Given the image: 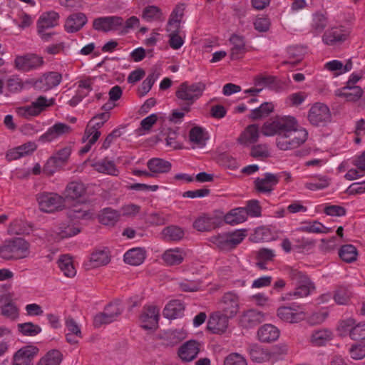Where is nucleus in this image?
<instances>
[{
  "mask_svg": "<svg viewBox=\"0 0 365 365\" xmlns=\"http://www.w3.org/2000/svg\"><path fill=\"white\" fill-rule=\"evenodd\" d=\"M265 136L277 135L276 147L282 151L292 150L302 145L308 138L307 130L291 115H284L265 122L261 129Z\"/></svg>",
  "mask_w": 365,
  "mask_h": 365,
  "instance_id": "obj_1",
  "label": "nucleus"
},
{
  "mask_svg": "<svg viewBox=\"0 0 365 365\" xmlns=\"http://www.w3.org/2000/svg\"><path fill=\"white\" fill-rule=\"evenodd\" d=\"M205 90L206 84L202 81L182 82L175 91L178 104L182 106V110L190 112L191 106L202 96Z\"/></svg>",
  "mask_w": 365,
  "mask_h": 365,
  "instance_id": "obj_2",
  "label": "nucleus"
},
{
  "mask_svg": "<svg viewBox=\"0 0 365 365\" xmlns=\"http://www.w3.org/2000/svg\"><path fill=\"white\" fill-rule=\"evenodd\" d=\"M287 274L292 284L295 286V288L293 291H290L284 294L282 297L284 300L307 297L314 291L315 286L314 283L304 272L289 267L287 269Z\"/></svg>",
  "mask_w": 365,
  "mask_h": 365,
  "instance_id": "obj_3",
  "label": "nucleus"
},
{
  "mask_svg": "<svg viewBox=\"0 0 365 365\" xmlns=\"http://www.w3.org/2000/svg\"><path fill=\"white\" fill-rule=\"evenodd\" d=\"M30 255V245L23 238L18 237L6 242L0 248V255L6 259H20Z\"/></svg>",
  "mask_w": 365,
  "mask_h": 365,
  "instance_id": "obj_4",
  "label": "nucleus"
},
{
  "mask_svg": "<svg viewBox=\"0 0 365 365\" xmlns=\"http://www.w3.org/2000/svg\"><path fill=\"white\" fill-rule=\"evenodd\" d=\"M278 318L286 323L297 324L307 319L303 307L297 304L281 306L277 309Z\"/></svg>",
  "mask_w": 365,
  "mask_h": 365,
  "instance_id": "obj_5",
  "label": "nucleus"
},
{
  "mask_svg": "<svg viewBox=\"0 0 365 365\" xmlns=\"http://www.w3.org/2000/svg\"><path fill=\"white\" fill-rule=\"evenodd\" d=\"M37 200L40 210L45 212H53L61 210L65 206V199L57 193L39 194Z\"/></svg>",
  "mask_w": 365,
  "mask_h": 365,
  "instance_id": "obj_6",
  "label": "nucleus"
},
{
  "mask_svg": "<svg viewBox=\"0 0 365 365\" xmlns=\"http://www.w3.org/2000/svg\"><path fill=\"white\" fill-rule=\"evenodd\" d=\"M44 65L43 57L35 53L18 56L14 60V67L21 72H29L41 68Z\"/></svg>",
  "mask_w": 365,
  "mask_h": 365,
  "instance_id": "obj_7",
  "label": "nucleus"
},
{
  "mask_svg": "<svg viewBox=\"0 0 365 365\" xmlns=\"http://www.w3.org/2000/svg\"><path fill=\"white\" fill-rule=\"evenodd\" d=\"M123 307L118 302H112L106 306L103 312L96 314L93 319V324L96 327H100L116 320L121 314Z\"/></svg>",
  "mask_w": 365,
  "mask_h": 365,
  "instance_id": "obj_8",
  "label": "nucleus"
},
{
  "mask_svg": "<svg viewBox=\"0 0 365 365\" xmlns=\"http://www.w3.org/2000/svg\"><path fill=\"white\" fill-rule=\"evenodd\" d=\"M307 118L312 125H324L331 120V113L325 104L316 103L310 108Z\"/></svg>",
  "mask_w": 365,
  "mask_h": 365,
  "instance_id": "obj_9",
  "label": "nucleus"
},
{
  "mask_svg": "<svg viewBox=\"0 0 365 365\" xmlns=\"http://www.w3.org/2000/svg\"><path fill=\"white\" fill-rule=\"evenodd\" d=\"M123 24L124 20L120 16H103L96 19L93 22V27L96 31L109 32L120 31Z\"/></svg>",
  "mask_w": 365,
  "mask_h": 365,
  "instance_id": "obj_10",
  "label": "nucleus"
},
{
  "mask_svg": "<svg viewBox=\"0 0 365 365\" xmlns=\"http://www.w3.org/2000/svg\"><path fill=\"white\" fill-rule=\"evenodd\" d=\"M219 307L222 313L230 318L235 317L240 310L239 296L233 292L225 293L219 302Z\"/></svg>",
  "mask_w": 365,
  "mask_h": 365,
  "instance_id": "obj_11",
  "label": "nucleus"
},
{
  "mask_svg": "<svg viewBox=\"0 0 365 365\" xmlns=\"http://www.w3.org/2000/svg\"><path fill=\"white\" fill-rule=\"evenodd\" d=\"M38 351V348L34 345H26L21 347L14 353L12 365H32Z\"/></svg>",
  "mask_w": 365,
  "mask_h": 365,
  "instance_id": "obj_12",
  "label": "nucleus"
},
{
  "mask_svg": "<svg viewBox=\"0 0 365 365\" xmlns=\"http://www.w3.org/2000/svg\"><path fill=\"white\" fill-rule=\"evenodd\" d=\"M72 131L71 126L63 123H56L47 129V130L39 137V141L42 143H51L65 135L70 134Z\"/></svg>",
  "mask_w": 365,
  "mask_h": 365,
  "instance_id": "obj_13",
  "label": "nucleus"
},
{
  "mask_svg": "<svg viewBox=\"0 0 365 365\" xmlns=\"http://www.w3.org/2000/svg\"><path fill=\"white\" fill-rule=\"evenodd\" d=\"M230 317L221 311H217L210 314L207 321V329L213 334H222L225 333L229 325Z\"/></svg>",
  "mask_w": 365,
  "mask_h": 365,
  "instance_id": "obj_14",
  "label": "nucleus"
},
{
  "mask_svg": "<svg viewBox=\"0 0 365 365\" xmlns=\"http://www.w3.org/2000/svg\"><path fill=\"white\" fill-rule=\"evenodd\" d=\"M65 337L70 344H77L83 337L81 326L71 316L65 318Z\"/></svg>",
  "mask_w": 365,
  "mask_h": 365,
  "instance_id": "obj_15",
  "label": "nucleus"
},
{
  "mask_svg": "<svg viewBox=\"0 0 365 365\" xmlns=\"http://www.w3.org/2000/svg\"><path fill=\"white\" fill-rule=\"evenodd\" d=\"M280 175L270 173H266L262 178H257L255 180V187L259 192H271L277 185Z\"/></svg>",
  "mask_w": 365,
  "mask_h": 365,
  "instance_id": "obj_16",
  "label": "nucleus"
},
{
  "mask_svg": "<svg viewBox=\"0 0 365 365\" xmlns=\"http://www.w3.org/2000/svg\"><path fill=\"white\" fill-rule=\"evenodd\" d=\"M200 346V344L198 341L189 340L179 347L178 355L183 362L192 361L197 356Z\"/></svg>",
  "mask_w": 365,
  "mask_h": 365,
  "instance_id": "obj_17",
  "label": "nucleus"
},
{
  "mask_svg": "<svg viewBox=\"0 0 365 365\" xmlns=\"http://www.w3.org/2000/svg\"><path fill=\"white\" fill-rule=\"evenodd\" d=\"M221 224L222 220L219 217L203 214L194 221L193 227L200 232H209L219 227Z\"/></svg>",
  "mask_w": 365,
  "mask_h": 365,
  "instance_id": "obj_18",
  "label": "nucleus"
},
{
  "mask_svg": "<svg viewBox=\"0 0 365 365\" xmlns=\"http://www.w3.org/2000/svg\"><path fill=\"white\" fill-rule=\"evenodd\" d=\"M230 58L232 61L240 60L244 58L248 51L245 39L239 35H232L230 38Z\"/></svg>",
  "mask_w": 365,
  "mask_h": 365,
  "instance_id": "obj_19",
  "label": "nucleus"
},
{
  "mask_svg": "<svg viewBox=\"0 0 365 365\" xmlns=\"http://www.w3.org/2000/svg\"><path fill=\"white\" fill-rule=\"evenodd\" d=\"M160 309L155 306L144 307L140 317L141 327L145 329H152L157 327Z\"/></svg>",
  "mask_w": 365,
  "mask_h": 365,
  "instance_id": "obj_20",
  "label": "nucleus"
},
{
  "mask_svg": "<svg viewBox=\"0 0 365 365\" xmlns=\"http://www.w3.org/2000/svg\"><path fill=\"white\" fill-rule=\"evenodd\" d=\"M265 314L256 309H248L242 313L239 317V324L241 327L249 329L257 326L264 322Z\"/></svg>",
  "mask_w": 365,
  "mask_h": 365,
  "instance_id": "obj_21",
  "label": "nucleus"
},
{
  "mask_svg": "<svg viewBox=\"0 0 365 365\" xmlns=\"http://www.w3.org/2000/svg\"><path fill=\"white\" fill-rule=\"evenodd\" d=\"M86 192V188L83 183L81 182H69L64 190V199L70 200H76L79 202H85L84 196Z\"/></svg>",
  "mask_w": 365,
  "mask_h": 365,
  "instance_id": "obj_22",
  "label": "nucleus"
},
{
  "mask_svg": "<svg viewBox=\"0 0 365 365\" xmlns=\"http://www.w3.org/2000/svg\"><path fill=\"white\" fill-rule=\"evenodd\" d=\"M37 149V144L34 141H29L19 146L9 150L6 154L8 160H15L21 158L31 155Z\"/></svg>",
  "mask_w": 365,
  "mask_h": 365,
  "instance_id": "obj_23",
  "label": "nucleus"
},
{
  "mask_svg": "<svg viewBox=\"0 0 365 365\" xmlns=\"http://www.w3.org/2000/svg\"><path fill=\"white\" fill-rule=\"evenodd\" d=\"M110 261V252L107 248L94 250L89 260L85 264L87 269L97 268L108 264Z\"/></svg>",
  "mask_w": 365,
  "mask_h": 365,
  "instance_id": "obj_24",
  "label": "nucleus"
},
{
  "mask_svg": "<svg viewBox=\"0 0 365 365\" xmlns=\"http://www.w3.org/2000/svg\"><path fill=\"white\" fill-rule=\"evenodd\" d=\"M62 81V76L58 72H48L43 74L35 83V86L46 91L56 87Z\"/></svg>",
  "mask_w": 365,
  "mask_h": 365,
  "instance_id": "obj_25",
  "label": "nucleus"
},
{
  "mask_svg": "<svg viewBox=\"0 0 365 365\" xmlns=\"http://www.w3.org/2000/svg\"><path fill=\"white\" fill-rule=\"evenodd\" d=\"M91 166L96 172L112 176H118L120 173L119 169L113 160L105 158L100 160H91Z\"/></svg>",
  "mask_w": 365,
  "mask_h": 365,
  "instance_id": "obj_26",
  "label": "nucleus"
},
{
  "mask_svg": "<svg viewBox=\"0 0 365 365\" xmlns=\"http://www.w3.org/2000/svg\"><path fill=\"white\" fill-rule=\"evenodd\" d=\"M346 33L342 27H332L327 30L322 36V41L327 46H334L346 39Z\"/></svg>",
  "mask_w": 365,
  "mask_h": 365,
  "instance_id": "obj_27",
  "label": "nucleus"
},
{
  "mask_svg": "<svg viewBox=\"0 0 365 365\" xmlns=\"http://www.w3.org/2000/svg\"><path fill=\"white\" fill-rule=\"evenodd\" d=\"M55 238L62 240L78 235L81 229L73 223H61L53 228L52 230Z\"/></svg>",
  "mask_w": 365,
  "mask_h": 365,
  "instance_id": "obj_28",
  "label": "nucleus"
},
{
  "mask_svg": "<svg viewBox=\"0 0 365 365\" xmlns=\"http://www.w3.org/2000/svg\"><path fill=\"white\" fill-rule=\"evenodd\" d=\"M147 166L150 171L152 177H157L160 174L168 173L172 168V164L164 159L154 158L149 160Z\"/></svg>",
  "mask_w": 365,
  "mask_h": 365,
  "instance_id": "obj_29",
  "label": "nucleus"
},
{
  "mask_svg": "<svg viewBox=\"0 0 365 365\" xmlns=\"http://www.w3.org/2000/svg\"><path fill=\"white\" fill-rule=\"evenodd\" d=\"M186 256L185 252L179 247L168 249L162 255L163 262L168 266L180 264Z\"/></svg>",
  "mask_w": 365,
  "mask_h": 365,
  "instance_id": "obj_30",
  "label": "nucleus"
},
{
  "mask_svg": "<svg viewBox=\"0 0 365 365\" xmlns=\"http://www.w3.org/2000/svg\"><path fill=\"white\" fill-rule=\"evenodd\" d=\"M259 137V127L257 125L252 124L248 125L242 132L237 140L242 145L248 146L256 143Z\"/></svg>",
  "mask_w": 365,
  "mask_h": 365,
  "instance_id": "obj_31",
  "label": "nucleus"
},
{
  "mask_svg": "<svg viewBox=\"0 0 365 365\" xmlns=\"http://www.w3.org/2000/svg\"><path fill=\"white\" fill-rule=\"evenodd\" d=\"M248 353L251 360L256 363L269 361L272 358V354L265 348L257 344H252L248 349Z\"/></svg>",
  "mask_w": 365,
  "mask_h": 365,
  "instance_id": "obj_32",
  "label": "nucleus"
},
{
  "mask_svg": "<svg viewBox=\"0 0 365 365\" xmlns=\"http://www.w3.org/2000/svg\"><path fill=\"white\" fill-rule=\"evenodd\" d=\"M257 336L259 340L262 342L273 341L279 338V331L275 326L267 324L258 329Z\"/></svg>",
  "mask_w": 365,
  "mask_h": 365,
  "instance_id": "obj_33",
  "label": "nucleus"
},
{
  "mask_svg": "<svg viewBox=\"0 0 365 365\" xmlns=\"http://www.w3.org/2000/svg\"><path fill=\"white\" fill-rule=\"evenodd\" d=\"M328 25V19L326 14L316 12L312 14L310 23V31L315 36L320 34Z\"/></svg>",
  "mask_w": 365,
  "mask_h": 365,
  "instance_id": "obj_34",
  "label": "nucleus"
},
{
  "mask_svg": "<svg viewBox=\"0 0 365 365\" xmlns=\"http://www.w3.org/2000/svg\"><path fill=\"white\" fill-rule=\"evenodd\" d=\"M72 153L71 145L65 146L57 150L48 160L47 164H52L56 167H61L65 165Z\"/></svg>",
  "mask_w": 365,
  "mask_h": 365,
  "instance_id": "obj_35",
  "label": "nucleus"
},
{
  "mask_svg": "<svg viewBox=\"0 0 365 365\" xmlns=\"http://www.w3.org/2000/svg\"><path fill=\"white\" fill-rule=\"evenodd\" d=\"M87 18L82 13L73 14L68 17L65 23V29L68 32H76L80 30L86 23Z\"/></svg>",
  "mask_w": 365,
  "mask_h": 365,
  "instance_id": "obj_36",
  "label": "nucleus"
},
{
  "mask_svg": "<svg viewBox=\"0 0 365 365\" xmlns=\"http://www.w3.org/2000/svg\"><path fill=\"white\" fill-rule=\"evenodd\" d=\"M124 262L133 266L141 264L145 259V251L140 247L133 248L127 251L123 256Z\"/></svg>",
  "mask_w": 365,
  "mask_h": 365,
  "instance_id": "obj_37",
  "label": "nucleus"
},
{
  "mask_svg": "<svg viewBox=\"0 0 365 365\" xmlns=\"http://www.w3.org/2000/svg\"><path fill=\"white\" fill-rule=\"evenodd\" d=\"M59 15L57 12L51 11L41 15L37 21V28L48 29L58 24Z\"/></svg>",
  "mask_w": 365,
  "mask_h": 365,
  "instance_id": "obj_38",
  "label": "nucleus"
},
{
  "mask_svg": "<svg viewBox=\"0 0 365 365\" xmlns=\"http://www.w3.org/2000/svg\"><path fill=\"white\" fill-rule=\"evenodd\" d=\"M247 219V212L244 207H237L231 210L224 217L227 224L235 225L244 222Z\"/></svg>",
  "mask_w": 365,
  "mask_h": 365,
  "instance_id": "obj_39",
  "label": "nucleus"
},
{
  "mask_svg": "<svg viewBox=\"0 0 365 365\" xmlns=\"http://www.w3.org/2000/svg\"><path fill=\"white\" fill-rule=\"evenodd\" d=\"M184 309V305L180 301H170L164 308L163 316L170 319H177L183 315Z\"/></svg>",
  "mask_w": 365,
  "mask_h": 365,
  "instance_id": "obj_40",
  "label": "nucleus"
},
{
  "mask_svg": "<svg viewBox=\"0 0 365 365\" xmlns=\"http://www.w3.org/2000/svg\"><path fill=\"white\" fill-rule=\"evenodd\" d=\"M363 94V91L359 86H346L341 90L336 91V95L339 97H343L347 101H356Z\"/></svg>",
  "mask_w": 365,
  "mask_h": 365,
  "instance_id": "obj_41",
  "label": "nucleus"
},
{
  "mask_svg": "<svg viewBox=\"0 0 365 365\" xmlns=\"http://www.w3.org/2000/svg\"><path fill=\"white\" fill-rule=\"evenodd\" d=\"M331 228L327 227L322 223L317 221L309 222L307 223H304L299 227H297L294 231L292 232V234L294 232H307V233H329L331 232Z\"/></svg>",
  "mask_w": 365,
  "mask_h": 365,
  "instance_id": "obj_42",
  "label": "nucleus"
},
{
  "mask_svg": "<svg viewBox=\"0 0 365 365\" xmlns=\"http://www.w3.org/2000/svg\"><path fill=\"white\" fill-rule=\"evenodd\" d=\"M63 354L58 349H51L41 356L36 365H60Z\"/></svg>",
  "mask_w": 365,
  "mask_h": 365,
  "instance_id": "obj_43",
  "label": "nucleus"
},
{
  "mask_svg": "<svg viewBox=\"0 0 365 365\" xmlns=\"http://www.w3.org/2000/svg\"><path fill=\"white\" fill-rule=\"evenodd\" d=\"M58 265L66 277H73L76 276V269L72 257L68 255H61L58 260Z\"/></svg>",
  "mask_w": 365,
  "mask_h": 365,
  "instance_id": "obj_44",
  "label": "nucleus"
},
{
  "mask_svg": "<svg viewBox=\"0 0 365 365\" xmlns=\"http://www.w3.org/2000/svg\"><path fill=\"white\" fill-rule=\"evenodd\" d=\"M120 214L111 208H105L98 216L100 223L106 226H113L119 220Z\"/></svg>",
  "mask_w": 365,
  "mask_h": 365,
  "instance_id": "obj_45",
  "label": "nucleus"
},
{
  "mask_svg": "<svg viewBox=\"0 0 365 365\" xmlns=\"http://www.w3.org/2000/svg\"><path fill=\"white\" fill-rule=\"evenodd\" d=\"M352 68V63L351 61H348L345 65L340 61L333 60L327 62L324 64V68L333 72L334 76H339L349 71Z\"/></svg>",
  "mask_w": 365,
  "mask_h": 365,
  "instance_id": "obj_46",
  "label": "nucleus"
},
{
  "mask_svg": "<svg viewBox=\"0 0 365 365\" xmlns=\"http://www.w3.org/2000/svg\"><path fill=\"white\" fill-rule=\"evenodd\" d=\"M184 11V4L177 5L170 14L167 28H170V30L172 31L173 30V29H180Z\"/></svg>",
  "mask_w": 365,
  "mask_h": 365,
  "instance_id": "obj_47",
  "label": "nucleus"
},
{
  "mask_svg": "<svg viewBox=\"0 0 365 365\" xmlns=\"http://www.w3.org/2000/svg\"><path fill=\"white\" fill-rule=\"evenodd\" d=\"M333 334L329 329L314 331L310 337V341L315 346H322L332 339Z\"/></svg>",
  "mask_w": 365,
  "mask_h": 365,
  "instance_id": "obj_48",
  "label": "nucleus"
},
{
  "mask_svg": "<svg viewBox=\"0 0 365 365\" xmlns=\"http://www.w3.org/2000/svg\"><path fill=\"white\" fill-rule=\"evenodd\" d=\"M190 142L193 148H202L206 143L207 137L203 130L199 127L192 128L189 133Z\"/></svg>",
  "mask_w": 365,
  "mask_h": 365,
  "instance_id": "obj_49",
  "label": "nucleus"
},
{
  "mask_svg": "<svg viewBox=\"0 0 365 365\" xmlns=\"http://www.w3.org/2000/svg\"><path fill=\"white\" fill-rule=\"evenodd\" d=\"M103 123L95 116L89 121L86 130L87 138L92 136V141H97L101 136L99 129L103 125Z\"/></svg>",
  "mask_w": 365,
  "mask_h": 365,
  "instance_id": "obj_50",
  "label": "nucleus"
},
{
  "mask_svg": "<svg viewBox=\"0 0 365 365\" xmlns=\"http://www.w3.org/2000/svg\"><path fill=\"white\" fill-rule=\"evenodd\" d=\"M184 230L180 227L171 225L164 228L162 236L167 241H178L184 237Z\"/></svg>",
  "mask_w": 365,
  "mask_h": 365,
  "instance_id": "obj_51",
  "label": "nucleus"
},
{
  "mask_svg": "<svg viewBox=\"0 0 365 365\" xmlns=\"http://www.w3.org/2000/svg\"><path fill=\"white\" fill-rule=\"evenodd\" d=\"M356 322L352 318H348L339 322L336 331L339 336H349L352 339V332L355 328Z\"/></svg>",
  "mask_w": 365,
  "mask_h": 365,
  "instance_id": "obj_52",
  "label": "nucleus"
},
{
  "mask_svg": "<svg viewBox=\"0 0 365 365\" xmlns=\"http://www.w3.org/2000/svg\"><path fill=\"white\" fill-rule=\"evenodd\" d=\"M339 255L343 261L351 263L356 260L358 252L354 245H346L340 248Z\"/></svg>",
  "mask_w": 365,
  "mask_h": 365,
  "instance_id": "obj_53",
  "label": "nucleus"
},
{
  "mask_svg": "<svg viewBox=\"0 0 365 365\" xmlns=\"http://www.w3.org/2000/svg\"><path fill=\"white\" fill-rule=\"evenodd\" d=\"M18 331L23 336H35L41 332V327L32 322H26L17 325Z\"/></svg>",
  "mask_w": 365,
  "mask_h": 365,
  "instance_id": "obj_54",
  "label": "nucleus"
},
{
  "mask_svg": "<svg viewBox=\"0 0 365 365\" xmlns=\"http://www.w3.org/2000/svg\"><path fill=\"white\" fill-rule=\"evenodd\" d=\"M274 110V105L270 102H265L261 104L259 108L251 111L250 118L253 120L260 119L267 116Z\"/></svg>",
  "mask_w": 365,
  "mask_h": 365,
  "instance_id": "obj_55",
  "label": "nucleus"
},
{
  "mask_svg": "<svg viewBox=\"0 0 365 365\" xmlns=\"http://www.w3.org/2000/svg\"><path fill=\"white\" fill-rule=\"evenodd\" d=\"M227 242L230 250L235 248L240 244L247 236L246 230H237L232 232H227Z\"/></svg>",
  "mask_w": 365,
  "mask_h": 365,
  "instance_id": "obj_56",
  "label": "nucleus"
},
{
  "mask_svg": "<svg viewBox=\"0 0 365 365\" xmlns=\"http://www.w3.org/2000/svg\"><path fill=\"white\" fill-rule=\"evenodd\" d=\"M170 30V28H167L166 30L169 33V45L170 46L174 49L178 50L184 44V37L180 35V29Z\"/></svg>",
  "mask_w": 365,
  "mask_h": 365,
  "instance_id": "obj_57",
  "label": "nucleus"
},
{
  "mask_svg": "<svg viewBox=\"0 0 365 365\" xmlns=\"http://www.w3.org/2000/svg\"><path fill=\"white\" fill-rule=\"evenodd\" d=\"M1 314L6 318L15 321L19 318V309L13 302H7L1 307Z\"/></svg>",
  "mask_w": 365,
  "mask_h": 365,
  "instance_id": "obj_58",
  "label": "nucleus"
},
{
  "mask_svg": "<svg viewBox=\"0 0 365 365\" xmlns=\"http://www.w3.org/2000/svg\"><path fill=\"white\" fill-rule=\"evenodd\" d=\"M158 78V74L155 72L150 73L148 77L143 81L140 86L138 89L139 96H145L151 89L155 81Z\"/></svg>",
  "mask_w": 365,
  "mask_h": 365,
  "instance_id": "obj_59",
  "label": "nucleus"
},
{
  "mask_svg": "<svg viewBox=\"0 0 365 365\" xmlns=\"http://www.w3.org/2000/svg\"><path fill=\"white\" fill-rule=\"evenodd\" d=\"M162 11L155 6H146L142 14V18L146 21H154L161 19Z\"/></svg>",
  "mask_w": 365,
  "mask_h": 365,
  "instance_id": "obj_60",
  "label": "nucleus"
},
{
  "mask_svg": "<svg viewBox=\"0 0 365 365\" xmlns=\"http://www.w3.org/2000/svg\"><path fill=\"white\" fill-rule=\"evenodd\" d=\"M329 185V181L326 177H319L304 184V187L310 190L316 191L322 190Z\"/></svg>",
  "mask_w": 365,
  "mask_h": 365,
  "instance_id": "obj_61",
  "label": "nucleus"
},
{
  "mask_svg": "<svg viewBox=\"0 0 365 365\" xmlns=\"http://www.w3.org/2000/svg\"><path fill=\"white\" fill-rule=\"evenodd\" d=\"M224 365H248L246 358L236 352L228 354L224 359Z\"/></svg>",
  "mask_w": 365,
  "mask_h": 365,
  "instance_id": "obj_62",
  "label": "nucleus"
},
{
  "mask_svg": "<svg viewBox=\"0 0 365 365\" xmlns=\"http://www.w3.org/2000/svg\"><path fill=\"white\" fill-rule=\"evenodd\" d=\"M93 79L86 78L82 79L78 82V93L81 98L86 96L93 89Z\"/></svg>",
  "mask_w": 365,
  "mask_h": 365,
  "instance_id": "obj_63",
  "label": "nucleus"
},
{
  "mask_svg": "<svg viewBox=\"0 0 365 365\" xmlns=\"http://www.w3.org/2000/svg\"><path fill=\"white\" fill-rule=\"evenodd\" d=\"M349 354L354 360H361L365 357V344H356L349 349Z\"/></svg>",
  "mask_w": 365,
  "mask_h": 365,
  "instance_id": "obj_64",
  "label": "nucleus"
}]
</instances>
